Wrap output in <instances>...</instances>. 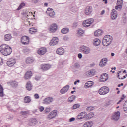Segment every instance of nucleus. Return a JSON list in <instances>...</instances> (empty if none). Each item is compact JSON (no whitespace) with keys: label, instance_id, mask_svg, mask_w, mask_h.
I'll return each instance as SVG.
<instances>
[{"label":"nucleus","instance_id":"1","mask_svg":"<svg viewBox=\"0 0 127 127\" xmlns=\"http://www.w3.org/2000/svg\"><path fill=\"white\" fill-rule=\"evenodd\" d=\"M0 51L3 55L7 56V55H10L11 54L12 49L8 45L4 44L0 46Z\"/></svg>","mask_w":127,"mask_h":127},{"label":"nucleus","instance_id":"2","mask_svg":"<svg viewBox=\"0 0 127 127\" xmlns=\"http://www.w3.org/2000/svg\"><path fill=\"white\" fill-rule=\"evenodd\" d=\"M113 41V37L109 35L104 36L102 41V44L104 46H109Z\"/></svg>","mask_w":127,"mask_h":127},{"label":"nucleus","instance_id":"3","mask_svg":"<svg viewBox=\"0 0 127 127\" xmlns=\"http://www.w3.org/2000/svg\"><path fill=\"white\" fill-rule=\"evenodd\" d=\"M109 88L107 86H103L100 88L98 93L100 95H106V94L109 93Z\"/></svg>","mask_w":127,"mask_h":127},{"label":"nucleus","instance_id":"4","mask_svg":"<svg viewBox=\"0 0 127 127\" xmlns=\"http://www.w3.org/2000/svg\"><path fill=\"white\" fill-rule=\"evenodd\" d=\"M94 22V19H88L83 22V25L84 27H89L91 26Z\"/></svg>","mask_w":127,"mask_h":127},{"label":"nucleus","instance_id":"5","mask_svg":"<svg viewBox=\"0 0 127 127\" xmlns=\"http://www.w3.org/2000/svg\"><path fill=\"white\" fill-rule=\"evenodd\" d=\"M16 63V60L15 59L11 58L6 63L8 67H12Z\"/></svg>","mask_w":127,"mask_h":127},{"label":"nucleus","instance_id":"6","mask_svg":"<svg viewBox=\"0 0 127 127\" xmlns=\"http://www.w3.org/2000/svg\"><path fill=\"white\" fill-rule=\"evenodd\" d=\"M21 41L22 44H24V45H27V44L29 43V37L26 36H23L21 38Z\"/></svg>","mask_w":127,"mask_h":127},{"label":"nucleus","instance_id":"7","mask_svg":"<svg viewBox=\"0 0 127 127\" xmlns=\"http://www.w3.org/2000/svg\"><path fill=\"white\" fill-rule=\"evenodd\" d=\"M52 102H53V98L50 96L46 97L43 100V103L45 105H50Z\"/></svg>","mask_w":127,"mask_h":127},{"label":"nucleus","instance_id":"8","mask_svg":"<svg viewBox=\"0 0 127 127\" xmlns=\"http://www.w3.org/2000/svg\"><path fill=\"white\" fill-rule=\"evenodd\" d=\"M57 116V110H54L51 112L48 115L47 119L48 120H51L53 118H55Z\"/></svg>","mask_w":127,"mask_h":127},{"label":"nucleus","instance_id":"9","mask_svg":"<svg viewBox=\"0 0 127 127\" xmlns=\"http://www.w3.org/2000/svg\"><path fill=\"white\" fill-rule=\"evenodd\" d=\"M50 32L51 33H53L57 30V25L56 24H53L51 25L49 29Z\"/></svg>","mask_w":127,"mask_h":127},{"label":"nucleus","instance_id":"10","mask_svg":"<svg viewBox=\"0 0 127 127\" xmlns=\"http://www.w3.org/2000/svg\"><path fill=\"white\" fill-rule=\"evenodd\" d=\"M107 62H108V59L107 58H103L102 59L99 63L100 67H103L106 66V64H107Z\"/></svg>","mask_w":127,"mask_h":127},{"label":"nucleus","instance_id":"11","mask_svg":"<svg viewBox=\"0 0 127 127\" xmlns=\"http://www.w3.org/2000/svg\"><path fill=\"white\" fill-rule=\"evenodd\" d=\"M81 50L84 53V54H89L90 53L91 50L88 47L83 46L81 48Z\"/></svg>","mask_w":127,"mask_h":127},{"label":"nucleus","instance_id":"12","mask_svg":"<svg viewBox=\"0 0 127 127\" xmlns=\"http://www.w3.org/2000/svg\"><path fill=\"white\" fill-rule=\"evenodd\" d=\"M87 113L86 112H81L78 116L77 118L79 120L85 119L86 120Z\"/></svg>","mask_w":127,"mask_h":127},{"label":"nucleus","instance_id":"13","mask_svg":"<svg viewBox=\"0 0 127 127\" xmlns=\"http://www.w3.org/2000/svg\"><path fill=\"white\" fill-rule=\"evenodd\" d=\"M46 52H47V49L45 47L40 48L38 51V53L39 55H44Z\"/></svg>","mask_w":127,"mask_h":127},{"label":"nucleus","instance_id":"14","mask_svg":"<svg viewBox=\"0 0 127 127\" xmlns=\"http://www.w3.org/2000/svg\"><path fill=\"white\" fill-rule=\"evenodd\" d=\"M50 68H51V65H50V64H44L41 65V69L43 71H47V70H49Z\"/></svg>","mask_w":127,"mask_h":127},{"label":"nucleus","instance_id":"15","mask_svg":"<svg viewBox=\"0 0 127 127\" xmlns=\"http://www.w3.org/2000/svg\"><path fill=\"white\" fill-rule=\"evenodd\" d=\"M58 43V38L54 37L52 38L51 41H50L49 44L50 45H56Z\"/></svg>","mask_w":127,"mask_h":127},{"label":"nucleus","instance_id":"16","mask_svg":"<svg viewBox=\"0 0 127 127\" xmlns=\"http://www.w3.org/2000/svg\"><path fill=\"white\" fill-rule=\"evenodd\" d=\"M118 17V13L116 10L113 9L112 10L111 14V18L112 19H116Z\"/></svg>","mask_w":127,"mask_h":127},{"label":"nucleus","instance_id":"17","mask_svg":"<svg viewBox=\"0 0 127 127\" xmlns=\"http://www.w3.org/2000/svg\"><path fill=\"white\" fill-rule=\"evenodd\" d=\"M120 112L117 111L115 113V114L112 116V120H114L115 121H118L119 119H120Z\"/></svg>","mask_w":127,"mask_h":127},{"label":"nucleus","instance_id":"18","mask_svg":"<svg viewBox=\"0 0 127 127\" xmlns=\"http://www.w3.org/2000/svg\"><path fill=\"white\" fill-rule=\"evenodd\" d=\"M37 124V120L36 118H32L29 120V126H35Z\"/></svg>","mask_w":127,"mask_h":127},{"label":"nucleus","instance_id":"19","mask_svg":"<svg viewBox=\"0 0 127 127\" xmlns=\"http://www.w3.org/2000/svg\"><path fill=\"white\" fill-rule=\"evenodd\" d=\"M123 6V0H117V6H115V9H121Z\"/></svg>","mask_w":127,"mask_h":127},{"label":"nucleus","instance_id":"20","mask_svg":"<svg viewBox=\"0 0 127 127\" xmlns=\"http://www.w3.org/2000/svg\"><path fill=\"white\" fill-rule=\"evenodd\" d=\"M108 79H109V76L107 73L102 75L100 77L101 82H106Z\"/></svg>","mask_w":127,"mask_h":127},{"label":"nucleus","instance_id":"21","mask_svg":"<svg viewBox=\"0 0 127 127\" xmlns=\"http://www.w3.org/2000/svg\"><path fill=\"white\" fill-rule=\"evenodd\" d=\"M93 122L92 121L86 122L83 125V127H93Z\"/></svg>","mask_w":127,"mask_h":127},{"label":"nucleus","instance_id":"22","mask_svg":"<svg viewBox=\"0 0 127 127\" xmlns=\"http://www.w3.org/2000/svg\"><path fill=\"white\" fill-rule=\"evenodd\" d=\"M32 77V72L31 71H28L25 75V80H28Z\"/></svg>","mask_w":127,"mask_h":127},{"label":"nucleus","instance_id":"23","mask_svg":"<svg viewBox=\"0 0 127 127\" xmlns=\"http://www.w3.org/2000/svg\"><path fill=\"white\" fill-rule=\"evenodd\" d=\"M92 11H93L92 6L87 7L85 9V14L89 15V14H91Z\"/></svg>","mask_w":127,"mask_h":127},{"label":"nucleus","instance_id":"24","mask_svg":"<svg viewBox=\"0 0 127 127\" xmlns=\"http://www.w3.org/2000/svg\"><path fill=\"white\" fill-rule=\"evenodd\" d=\"M93 85L94 82L93 81H89L85 83L84 87L86 88V89H87V88H90V87H92V86Z\"/></svg>","mask_w":127,"mask_h":127},{"label":"nucleus","instance_id":"25","mask_svg":"<svg viewBox=\"0 0 127 127\" xmlns=\"http://www.w3.org/2000/svg\"><path fill=\"white\" fill-rule=\"evenodd\" d=\"M56 52L59 55H63V54H64V49L63 48H59Z\"/></svg>","mask_w":127,"mask_h":127},{"label":"nucleus","instance_id":"26","mask_svg":"<svg viewBox=\"0 0 127 127\" xmlns=\"http://www.w3.org/2000/svg\"><path fill=\"white\" fill-rule=\"evenodd\" d=\"M9 85H10L13 88H16L18 86V83L15 81L10 82L8 83Z\"/></svg>","mask_w":127,"mask_h":127},{"label":"nucleus","instance_id":"27","mask_svg":"<svg viewBox=\"0 0 127 127\" xmlns=\"http://www.w3.org/2000/svg\"><path fill=\"white\" fill-rule=\"evenodd\" d=\"M103 34V31L102 30L98 29L94 32L95 36H100Z\"/></svg>","mask_w":127,"mask_h":127},{"label":"nucleus","instance_id":"28","mask_svg":"<svg viewBox=\"0 0 127 127\" xmlns=\"http://www.w3.org/2000/svg\"><path fill=\"white\" fill-rule=\"evenodd\" d=\"M94 116H95L94 113L90 112L88 114L86 113V120H91L92 118H93Z\"/></svg>","mask_w":127,"mask_h":127},{"label":"nucleus","instance_id":"29","mask_svg":"<svg viewBox=\"0 0 127 127\" xmlns=\"http://www.w3.org/2000/svg\"><path fill=\"white\" fill-rule=\"evenodd\" d=\"M11 38H12V37L10 34H6L4 36V39L6 41H9Z\"/></svg>","mask_w":127,"mask_h":127},{"label":"nucleus","instance_id":"30","mask_svg":"<svg viewBox=\"0 0 127 127\" xmlns=\"http://www.w3.org/2000/svg\"><path fill=\"white\" fill-rule=\"evenodd\" d=\"M26 89L28 91H31V90H32V85H31V82L30 81L27 83Z\"/></svg>","mask_w":127,"mask_h":127},{"label":"nucleus","instance_id":"31","mask_svg":"<svg viewBox=\"0 0 127 127\" xmlns=\"http://www.w3.org/2000/svg\"><path fill=\"white\" fill-rule=\"evenodd\" d=\"M3 90V87H2L1 84H0V97L1 98H2L4 96Z\"/></svg>","mask_w":127,"mask_h":127},{"label":"nucleus","instance_id":"32","mask_svg":"<svg viewBox=\"0 0 127 127\" xmlns=\"http://www.w3.org/2000/svg\"><path fill=\"white\" fill-rule=\"evenodd\" d=\"M93 44L95 46H99V44H101V40L99 39H95L93 41Z\"/></svg>","mask_w":127,"mask_h":127},{"label":"nucleus","instance_id":"33","mask_svg":"<svg viewBox=\"0 0 127 127\" xmlns=\"http://www.w3.org/2000/svg\"><path fill=\"white\" fill-rule=\"evenodd\" d=\"M33 61H34V59L32 58H27L26 59V63H27V64H30L32 63Z\"/></svg>","mask_w":127,"mask_h":127},{"label":"nucleus","instance_id":"34","mask_svg":"<svg viewBox=\"0 0 127 127\" xmlns=\"http://www.w3.org/2000/svg\"><path fill=\"white\" fill-rule=\"evenodd\" d=\"M120 73H121V71L119 72L118 76L119 77V79H120V80H124V79H126V77H127V75H124L123 74H120Z\"/></svg>","mask_w":127,"mask_h":127},{"label":"nucleus","instance_id":"35","mask_svg":"<svg viewBox=\"0 0 127 127\" xmlns=\"http://www.w3.org/2000/svg\"><path fill=\"white\" fill-rule=\"evenodd\" d=\"M86 75L88 77H93L95 75V72L92 71H89L86 73Z\"/></svg>","mask_w":127,"mask_h":127},{"label":"nucleus","instance_id":"36","mask_svg":"<svg viewBox=\"0 0 127 127\" xmlns=\"http://www.w3.org/2000/svg\"><path fill=\"white\" fill-rule=\"evenodd\" d=\"M47 14L50 17H54V16L55 15V13L54 12V11H52V12H47Z\"/></svg>","mask_w":127,"mask_h":127},{"label":"nucleus","instance_id":"37","mask_svg":"<svg viewBox=\"0 0 127 127\" xmlns=\"http://www.w3.org/2000/svg\"><path fill=\"white\" fill-rule=\"evenodd\" d=\"M25 102L27 104L30 103L31 99H30V97L29 96H26L24 98Z\"/></svg>","mask_w":127,"mask_h":127},{"label":"nucleus","instance_id":"38","mask_svg":"<svg viewBox=\"0 0 127 127\" xmlns=\"http://www.w3.org/2000/svg\"><path fill=\"white\" fill-rule=\"evenodd\" d=\"M28 114H29V111H21L20 113V115H21V116H26V115H28Z\"/></svg>","mask_w":127,"mask_h":127},{"label":"nucleus","instance_id":"39","mask_svg":"<svg viewBox=\"0 0 127 127\" xmlns=\"http://www.w3.org/2000/svg\"><path fill=\"white\" fill-rule=\"evenodd\" d=\"M23 6H25V3H24V2L21 3L20 4L18 8L17 9V10H20V9H21L23 7Z\"/></svg>","mask_w":127,"mask_h":127},{"label":"nucleus","instance_id":"40","mask_svg":"<svg viewBox=\"0 0 127 127\" xmlns=\"http://www.w3.org/2000/svg\"><path fill=\"white\" fill-rule=\"evenodd\" d=\"M123 109L125 112H127V101L124 103Z\"/></svg>","mask_w":127,"mask_h":127},{"label":"nucleus","instance_id":"41","mask_svg":"<svg viewBox=\"0 0 127 127\" xmlns=\"http://www.w3.org/2000/svg\"><path fill=\"white\" fill-rule=\"evenodd\" d=\"M75 100V97L74 96H71L68 98V102H70V103H71V102H73Z\"/></svg>","mask_w":127,"mask_h":127},{"label":"nucleus","instance_id":"42","mask_svg":"<svg viewBox=\"0 0 127 127\" xmlns=\"http://www.w3.org/2000/svg\"><path fill=\"white\" fill-rule=\"evenodd\" d=\"M79 107H80V104H75L73 106L72 109L73 110H75V109H78V108H79Z\"/></svg>","mask_w":127,"mask_h":127},{"label":"nucleus","instance_id":"43","mask_svg":"<svg viewBox=\"0 0 127 127\" xmlns=\"http://www.w3.org/2000/svg\"><path fill=\"white\" fill-rule=\"evenodd\" d=\"M36 31V28H30L29 32L32 34L33 32H35Z\"/></svg>","mask_w":127,"mask_h":127},{"label":"nucleus","instance_id":"44","mask_svg":"<svg viewBox=\"0 0 127 127\" xmlns=\"http://www.w3.org/2000/svg\"><path fill=\"white\" fill-rule=\"evenodd\" d=\"M84 34V30H83V29H80L78 30L77 34H78L79 35H82V34Z\"/></svg>","mask_w":127,"mask_h":127},{"label":"nucleus","instance_id":"45","mask_svg":"<svg viewBox=\"0 0 127 127\" xmlns=\"http://www.w3.org/2000/svg\"><path fill=\"white\" fill-rule=\"evenodd\" d=\"M45 114H48V113H49V112H50V107H46L45 109Z\"/></svg>","mask_w":127,"mask_h":127},{"label":"nucleus","instance_id":"46","mask_svg":"<svg viewBox=\"0 0 127 127\" xmlns=\"http://www.w3.org/2000/svg\"><path fill=\"white\" fill-rule=\"evenodd\" d=\"M86 110L88 112H91V111H93V110H94V107H93V106H89V107L87 108Z\"/></svg>","mask_w":127,"mask_h":127},{"label":"nucleus","instance_id":"47","mask_svg":"<svg viewBox=\"0 0 127 127\" xmlns=\"http://www.w3.org/2000/svg\"><path fill=\"white\" fill-rule=\"evenodd\" d=\"M125 98H126V96H125V95L123 94L121 98V100H119V102H117V105L119 104L120 103H121V102H122V100H124L125 99Z\"/></svg>","mask_w":127,"mask_h":127},{"label":"nucleus","instance_id":"48","mask_svg":"<svg viewBox=\"0 0 127 127\" xmlns=\"http://www.w3.org/2000/svg\"><path fill=\"white\" fill-rule=\"evenodd\" d=\"M68 90H69V85H66L64 87V93L68 92Z\"/></svg>","mask_w":127,"mask_h":127},{"label":"nucleus","instance_id":"49","mask_svg":"<svg viewBox=\"0 0 127 127\" xmlns=\"http://www.w3.org/2000/svg\"><path fill=\"white\" fill-rule=\"evenodd\" d=\"M69 32V29L68 28H64V34H66V33H68Z\"/></svg>","mask_w":127,"mask_h":127},{"label":"nucleus","instance_id":"50","mask_svg":"<svg viewBox=\"0 0 127 127\" xmlns=\"http://www.w3.org/2000/svg\"><path fill=\"white\" fill-rule=\"evenodd\" d=\"M3 64V59L2 58L0 57V66Z\"/></svg>","mask_w":127,"mask_h":127},{"label":"nucleus","instance_id":"51","mask_svg":"<svg viewBox=\"0 0 127 127\" xmlns=\"http://www.w3.org/2000/svg\"><path fill=\"white\" fill-rule=\"evenodd\" d=\"M30 50L28 48H25L23 50V52L24 53H27V52H29Z\"/></svg>","mask_w":127,"mask_h":127},{"label":"nucleus","instance_id":"52","mask_svg":"<svg viewBox=\"0 0 127 127\" xmlns=\"http://www.w3.org/2000/svg\"><path fill=\"white\" fill-rule=\"evenodd\" d=\"M34 97L35 99H39V95L37 93L35 94Z\"/></svg>","mask_w":127,"mask_h":127},{"label":"nucleus","instance_id":"53","mask_svg":"<svg viewBox=\"0 0 127 127\" xmlns=\"http://www.w3.org/2000/svg\"><path fill=\"white\" fill-rule=\"evenodd\" d=\"M40 112H43L44 111V107L43 106H40L39 107Z\"/></svg>","mask_w":127,"mask_h":127},{"label":"nucleus","instance_id":"54","mask_svg":"<svg viewBox=\"0 0 127 127\" xmlns=\"http://www.w3.org/2000/svg\"><path fill=\"white\" fill-rule=\"evenodd\" d=\"M52 11H53V9H52V8H48L47 9V12H52Z\"/></svg>","mask_w":127,"mask_h":127},{"label":"nucleus","instance_id":"55","mask_svg":"<svg viewBox=\"0 0 127 127\" xmlns=\"http://www.w3.org/2000/svg\"><path fill=\"white\" fill-rule=\"evenodd\" d=\"M61 94H64V87H63L62 89L60 90Z\"/></svg>","mask_w":127,"mask_h":127},{"label":"nucleus","instance_id":"56","mask_svg":"<svg viewBox=\"0 0 127 127\" xmlns=\"http://www.w3.org/2000/svg\"><path fill=\"white\" fill-rule=\"evenodd\" d=\"M32 2H33V3H37L38 0H32Z\"/></svg>","mask_w":127,"mask_h":127},{"label":"nucleus","instance_id":"57","mask_svg":"<svg viewBox=\"0 0 127 127\" xmlns=\"http://www.w3.org/2000/svg\"><path fill=\"white\" fill-rule=\"evenodd\" d=\"M75 120V118L72 117L69 119V122H74Z\"/></svg>","mask_w":127,"mask_h":127},{"label":"nucleus","instance_id":"58","mask_svg":"<svg viewBox=\"0 0 127 127\" xmlns=\"http://www.w3.org/2000/svg\"><path fill=\"white\" fill-rule=\"evenodd\" d=\"M40 79H41V77H39V76H36L35 77V80L36 81H38V80H40Z\"/></svg>","mask_w":127,"mask_h":127},{"label":"nucleus","instance_id":"59","mask_svg":"<svg viewBox=\"0 0 127 127\" xmlns=\"http://www.w3.org/2000/svg\"><path fill=\"white\" fill-rule=\"evenodd\" d=\"M82 56H83L82 55V54H81V53H79V54H78V58L81 59V58H82Z\"/></svg>","mask_w":127,"mask_h":127},{"label":"nucleus","instance_id":"60","mask_svg":"<svg viewBox=\"0 0 127 127\" xmlns=\"http://www.w3.org/2000/svg\"><path fill=\"white\" fill-rule=\"evenodd\" d=\"M102 1L105 3V4H107L108 3V0H103Z\"/></svg>","mask_w":127,"mask_h":127},{"label":"nucleus","instance_id":"61","mask_svg":"<svg viewBox=\"0 0 127 127\" xmlns=\"http://www.w3.org/2000/svg\"><path fill=\"white\" fill-rule=\"evenodd\" d=\"M105 14V10H102V11H101V15H103V14Z\"/></svg>","mask_w":127,"mask_h":127},{"label":"nucleus","instance_id":"62","mask_svg":"<svg viewBox=\"0 0 127 127\" xmlns=\"http://www.w3.org/2000/svg\"><path fill=\"white\" fill-rule=\"evenodd\" d=\"M77 83H80V80H78L74 82V85H77Z\"/></svg>","mask_w":127,"mask_h":127},{"label":"nucleus","instance_id":"63","mask_svg":"<svg viewBox=\"0 0 127 127\" xmlns=\"http://www.w3.org/2000/svg\"><path fill=\"white\" fill-rule=\"evenodd\" d=\"M61 32L62 33H63V34H64V28H63V29L61 30Z\"/></svg>","mask_w":127,"mask_h":127},{"label":"nucleus","instance_id":"64","mask_svg":"<svg viewBox=\"0 0 127 127\" xmlns=\"http://www.w3.org/2000/svg\"><path fill=\"white\" fill-rule=\"evenodd\" d=\"M121 86H124V83H121V84H119V85H118V87L119 88H120V87H121Z\"/></svg>","mask_w":127,"mask_h":127}]
</instances>
